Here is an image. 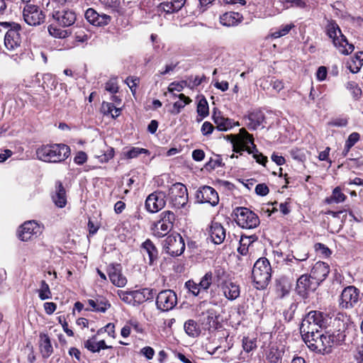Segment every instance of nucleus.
<instances>
[{
	"label": "nucleus",
	"instance_id": "43",
	"mask_svg": "<svg viewBox=\"0 0 363 363\" xmlns=\"http://www.w3.org/2000/svg\"><path fill=\"white\" fill-rule=\"evenodd\" d=\"M294 26L293 24H287V25L283 26L280 29L272 33V37H273L274 38H278L281 36L286 35V34H288L289 33V31Z\"/></svg>",
	"mask_w": 363,
	"mask_h": 363
},
{
	"label": "nucleus",
	"instance_id": "10",
	"mask_svg": "<svg viewBox=\"0 0 363 363\" xmlns=\"http://www.w3.org/2000/svg\"><path fill=\"white\" fill-rule=\"evenodd\" d=\"M23 17L25 22L31 26L43 24L45 20V14L39 6L27 4L23 9Z\"/></svg>",
	"mask_w": 363,
	"mask_h": 363
},
{
	"label": "nucleus",
	"instance_id": "37",
	"mask_svg": "<svg viewBox=\"0 0 363 363\" xmlns=\"http://www.w3.org/2000/svg\"><path fill=\"white\" fill-rule=\"evenodd\" d=\"M57 85V82L55 76L50 73L43 74L42 86L44 89H50L52 90L53 89H55Z\"/></svg>",
	"mask_w": 363,
	"mask_h": 363
},
{
	"label": "nucleus",
	"instance_id": "1",
	"mask_svg": "<svg viewBox=\"0 0 363 363\" xmlns=\"http://www.w3.org/2000/svg\"><path fill=\"white\" fill-rule=\"evenodd\" d=\"M55 23L48 27L50 35L56 38H66L71 35V32L62 29L73 26L77 21V12L69 8L53 9L50 13Z\"/></svg>",
	"mask_w": 363,
	"mask_h": 363
},
{
	"label": "nucleus",
	"instance_id": "4",
	"mask_svg": "<svg viewBox=\"0 0 363 363\" xmlns=\"http://www.w3.org/2000/svg\"><path fill=\"white\" fill-rule=\"evenodd\" d=\"M325 33L332 40L334 46L343 55L350 54L354 49L352 44H350L346 37L342 33L339 26L335 21H330L325 26Z\"/></svg>",
	"mask_w": 363,
	"mask_h": 363
},
{
	"label": "nucleus",
	"instance_id": "9",
	"mask_svg": "<svg viewBox=\"0 0 363 363\" xmlns=\"http://www.w3.org/2000/svg\"><path fill=\"white\" fill-rule=\"evenodd\" d=\"M235 221L242 228L253 229L259 225V218L253 211L245 207L236 208Z\"/></svg>",
	"mask_w": 363,
	"mask_h": 363
},
{
	"label": "nucleus",
	"instance_id": "25",
	"mask_svg": "<svg viewBox=\"0 0 363 363\" xmlns=\"http://www.w3.org/2000/svg\"><path fill=\"white\" fill-rule=\"evenodd\" d=\"M319 328H320L315 325L312 321L308 320L307 317L305 316L300 326V332L303 340L306 341L309 338L314 337L315 334L320 332Z\"/></svg>",
	"mask_w": 363,
	"mask_h": 363
},
{
	"label": "nucleus",
	"instance_id": "30",
	"mask_svg": "<svg viewBox=\"0 0 363 363\" xmlns=\"http://www.w3.org/2000/svg\"><path fill=\"white\" fill-rule=\"evenodd\" d=\"M111 99L112 102H103L101 110L104 113H111L113 111H122V108L119 106L122 101L121 99L118 96L113 95Z\"/></svg>",
	"mask_w": 363,
	"mask_h": 363
},
{
	"label": "nucleus",
	"instance_id": "40",
	"mask_svg": "<svg viewBox=\"0 0 363 363\" xmlns=\"http://www.w3.org/2000/svg\"><path fill=\"white\" fill-rule=\"evenodd\" d=\"M247 118L250 121L249 126L252 129L257 128L264 120V115H247Z\"/></svg>",
	"mask_w": 363,
	"mask_h": 363
},
{
	"label": "nucleus",
	"instance_id": "58",
	"mask_svg": "<svg viewBox=\"0 0 363 363\" xmlns=\"http://www.w3.org/2000/svg\"><path fill=\"white\" fill-rule=\"evenodd\" d=\"M208 166H210L212 169H215L216 167L224 166V163L222 162V159L220 155H216V158L211 159L210 161L207 164Z\"/></svg>",
	"mask_w": 363,
	"mask_h": 363
},
{
	"label": "nucleus",
	"instance_id": "18",
	"mask_svg": "<svg viewBox=\"0 0 363 363\" xmlns=\"http://www.w3.org/2000/svg\"><path fill=\"white\" fill-rule=\"evenodd\" d=\"M40 233V226L34 220L25 222L18 230V238L22 241L31 240L33 236H36Z\"/></svg>",
	"mask_w": 363,
	"mask_h": 363
},
{
	"label": "nucleus",
	"instance_id": "34",
	"mask_svg": "<svg viewBox=\"0 0 363 363\" xmlns=\"http://www.w3.org/2000/svg\"><path fill=\"white\" fill-rule=\"evenodd\" d=\"M227 274L224 269L220 267H216L213 273V281L218 286L220 287L226 282Z\"/></svg>",
	"mask_w": 363,
	"mask_h": 363
},
{
	"label": "nucleus",
	"instance_id": "62",
	"mask_svg": "<svg viewBox=\"0 0 363 363\" xmlns=\"http://www.w3.org/2000/svg\"><path fill=\"white\" fill-rule=\"evenodd\" d=\"M173 7H174V4H172L171 3V1L170 2H163L160 4L159 9L162 10L163 11H164L167 13H174Z\"/></svg>",
	"mask_w": 363,
	"mask_h": 363
},
{
	"label": "nucleus",
	"instance_id": "28",
	"mask_svg": "<svg viewBox=\"0 0 363 363\" xmlns=\"http://www.w3.org/2000/svg\"><path fill=\"white\" fill-rule=\"evenodd\" d=\"M213 119L216 125V128L220 131H227L235 125H239L238 122H234L233 120L225 118L223 115H212Z\"/></svg>",
	"mask_w": 363,
	"mask_h": 363
},
{
	"label": "nucleus",
	"instance_id": "15",
	"mask_svg": "<svg viewBox=\"0 0 363 363\" xmlns=\"http://www.w3.org/2000/svg\"><path fill=\"white\" fill-rule=\"evenodd\" d=\"M318 286V282L312 279L311 275L303 274L297 279L296 290L299 296L305 298L310 291H315Z\"/></svg>",
	"mask_w": 363,
	"mask_h": 363
},
{
	"label": "nucleus",
	"instance_id": "27",
	"mask_svg": "<svg viewBox=\"0 0 363 363\" xmlns=\"http://www.w3.org/2000/svg\"><path fill=\"white\" fill-rule=\"evenodd\" d=\"M242 20V16L238 12H226L220 17V23L227 27L235 26Z\"/></svg>",
	"mask_w": 363,
	"mask_h": 363
},
{
	"label": "nucleus",
	"instance_id": "55",
	"mask_svg": "<svg viewBox=\"0 0 363 363\" xmlns=\"http://www.w3.org/2000/svg\"><path fill=\"white\" fill-rule=\"evenodd\" d=\"M362 66V65L354 60V59H352L350 62L347 63V67L354 74L357 73L360 70Z\"/></svg>",
	"mask_w": 363,
	"mask_h": 363
},
{
	"label": "nucleus",
	"instance_id": "17",
	"mask_svg": "<svg viewBox=\"0 0 363 363\" xmlns=\"http://www.w3.org/2000/svg\"><path fill=\"white\" fill-rule=\"evenodd\" d=\"M165 194L162 191H155L150 194L145 201V208L150 213H156L164 207Z\"/></svg>",
	"mask_w": 363,
	"mask_h": 363
},
{
	"label": "nucleus",
	"instance_id": "38",
	"mask_svg": "<svg viewBox=\"0 0 363 363\" xmlns=\"http://www.w3.org/2000/svg\"><path fill=\"white\" fill-rule=\"evenodd\" d=\"M257 236L255 235H252L250 236L242 235L240 239V246L238 247V251L242 255H246L248 252V247H247V244L245 243V240H249V242H253L257 240Z\"/></svg>",
	"mask_w": 363,
	"mask_h": 363
},
{
	"label": "nucleus",
	"instance_id": "6",
	"mask_svg": "<svg viewBox=\"0 0 363 363\" xmlns=\"http://www.w3.org/2000/svg\"><path fill=\"white\" fill-rule=\"evenodd\" d=\"M1 28L6 30L4 36V45L9 50H13L20 46L21 26L15 22H0V31Z\"/></svg>",
	"mask_w": 363,
	"mask_h": 363
},
{
	"label": "nucleus",
	"instance_id": "47",
	"mask_svg": "<svg viewBox=\"0 0 363 363\" xmlns=\"http://www.w3.org/2000/svg\"><path fill=\"white\" fill-rule=\"evenodd\" d=\"M96 337L94 336L91 339L87 340L84 342V347L86 348L91 352H99V347H97V343L95 341Z\"/></svg>",
	"mask_w": 363,
	"mask_h": 363
},
{
	"label": "nucleus",
	"instance_id": "14",
	"mask_svg": "<svg viewBox=\"0 0 363 363\" xmlns=\"http://www.w3.org/2000/svg\"><path fill=\"white\" fill-rule=\"evenodd\" d=\"M359 291L354 286H349L343 289L340 298V306L342 308H350L357 303Z\"/></svg>",
	"mask_w": 363,
	"mask_h": 363
},
{
	"label": "nucleus",
	"instance_id": "32",
	"mask_svg": "<svg viewBox=\"0 0 363 363\" xmlns=\"http://www.w3.org/2000/svg\"><path fill=\"white\" fill-rule=\"evenodd\" d=\"M88 303L92 308V311L101 313H105L111 307L109 302L104 297H99L95 300L89 299Z\"/></svg>",
	"mask_w": 363,
	"mask_h": 363
},
{
	"label": "nucleus",
	"instance_id": "24",
	"mask_svg": "<svg viewBox=\"0 0 363 363\" xmlns=\"http://www.w3.org/2000/svg\"><path fill=\"white\" fill-rule=\"evenodd\" d=\"M306 316L308 320L312 321L320 329L326 328L331 320L328 314L318 311H310Z\"/></svg>",
	"mask_w": 363,
	"mask_h": 363
},
{
	"label": "nucleus",
	"instance_id": "5",
	"mask_svg": "<svg viewBox=\"0 0 363 363\" xmlns=\"http://www.w3.org/2000/svg\"><path fill=\"white\" fill-rule=\"evenodd\" d=\"M272 267L269 260L265 257L259 258L254 264L252 277L255 286L257 289H264L271 280Z\"/></svg>",
	"mask_w": 363,
	"mask_h": 363
},
{
	"label": "nucleus",
	"instance_id": "50",
	"mask_svg": "<svg viewBox=\"0 0 363 363\" xmlns=\"http://www.w3.org/2000/svg\"><path fill=\"white\" fill-rule=\"evenodd\" d=\"M315 247L316 251L325 257H328L331 255V250L324 244L317 243Z\"/></svg>",
	"mask_w": 363,
	"mask_h": 363
},
{
	"label": "nucleus",
	"instance_id": "3",
	"mask_svg": "<svg viewBox=\"0 0 363 363\" xmlns=\"http://www.w3.org/2000/svg\"><path fill=\"white\" fill-rule=\"evenodd\" d=\"M69 155V147L62 143L42 145L36 150L38 159L46 162H61L68 158Z\"/></svg>",
	"mask_w": 363,
	"mask_h": 363
},
{
	"label": "nucleus",
	"instance_id": "36",
	"mask_svg": "<svg viewBox=\"0 0 363 363\" xmlns=\"http://www.w3.org/2000/svg\"><path fill=\"white\" fill-rule=\"evenodd\" d=\"M184 328L186 334L191 337H197L200 334L199 327L194 320L186 321Z\"/></svg>",
	"mask_w": 363,
	"mask_h": 363
},
{
	"label": "nucleus",
	"instance_id": "21",
	"mask_svg": "<svg viewBox=\"0 0 363 363\" xmlns=\"http://www.w3.org/2000/svg\"><path fill=\"white\" fill-rule=\"evenodd\" d=\"M211 240L216 245L223 242L226 237V230L224 227L218 222H212L208 230Z\"/></svg>",
	"mask_w": 363,
	"mask_h": 363
},
{
	"label": "nucleus",
	"instance_id": "48",
	"mask_svg": "<svg viewBox=\"0 0 363 363\" xmlns=\"http://www.w3.org/2000/svg\"><path fill=\"white\" fill-rule=\"evenodd\" d=\"M106 91L116 94L118 91V86L116 79H111L105 84Z\"/></svg>",
	"mask_w": 363,
	"mask_h": 363
},
{
	"label": "nucleus",
	"instance_id": "60",
	"mask_svg": "<svg viewBox=\"0 0 363 363\" xmlns=\"http://www.w3.org/2000/svg\"><path fill=\"white\" fill-rule=\"evenodd\" d=\"M180 101H176L174 104L175 108H180L191 101V99L183 94H179Z\"/></svg>",
	"mask_w": 363,
	"mask_h": 363
},
{
	"label": "nucleus",
	"instance_id": "52",
	"mask_svg": "<svg viewBox=\"0 0 363 363\" xmlns=\"http://www.w3.org/2000/svg\"><path fill=\"white\" fill-rule=\"evenodd\" d=\"M140 354L146 357L147 359H152L155 355V350L152 347L146 346L142 348L140 351Z\"/></svg>",
	"mask_w": 363,
	"mask_h": 363
},
{
	"label": "nucleus",
	"instance_id": "39",
	"mask_svg": "<svg viewBox=\"0 0 363 363\" xmlns=\"http://www.w3.org/2000/svg\"><path fill=\"white\" fill-rule=\"evenodd\" d=\"M38 296L41 300L51 298V291L49 285L44 280L41 281L40 282V287L38 290Z\"/></svg>",
	"mask_w": 363,
	"mask_h": 363
},
{
	"label": "nucleus",
	"instance_id": "59",
	"mask_svg": "<svg viewBox=\"0 0 363 363\" xmlns=\"http://www.w3.org/2000/svg\"><path fill=\"white\" fill-rule=\"evenodd\" d=\"M269 189L265 184H259L255 187V192L257 195L264 196L268 194Z\"/></svg>",
	"mask_w": 363,
	"mask_h": 363
},
{
	"label": "nucleus",
	"instance_id": "8",
	"mask_svg": "<svg viewBox=\"0 0 363 363\" xmlns=\"http://www.w3.org/2000/svg\"><path fill=\"white\" fill-rule=\"evenodd\" d=\"M174 220L175 216L173 212L163 211L160 214V219L151 225L152 235L157 238L164 237L172 230Z\"/></svg>",
	"mask_w": 363,
	"mask_h": 363
},
{
	"label": "nucleus",
	"instance_id": "41",
	"mask_svg": "<svg viewBox=\"0 0 363 363\" xmlns=\"http://www.w3.org/2000/svg\"><path fill=\"white\" fill-rule=\"evenodd\" d=\"M213 282V273L211 272H208L201 278L199 284L201 290L206 291L209 289Z\"/></svg>",
	"mask_w": 363,
	"mask_h": 363
},
{
	"label": "nucleus",
	"instance_id": "11",
	"mask_svg": "<svg viewBox=\"0 0 363 363\" xmlns=\"http://www.w3.org/2000/svg\"><path fill=\"white\" fill-rule=\"evenodd\" d=\"M171 203L177 208H184L188 202V192L186 186L177 182L174 184L169 190Z\"/></svg>",
	"mask_w": 363,
	"mask_h": 363
},
{
	"label": "nucleus",
	"instance_id": "54",
	"mask_svg": "<svg viewBox=\"0 0 363 363\" xmlns=\"http://www.w3.org/2000/svg\"><path fill=\"white\" fill-rule=\"evenodd\" d=\"M359 134L358 133L354 132L349 135L347 140L345 142V144L347 145L348 147H352L356 143L359 141Z\"/></svg>",
	"mask_w": 363,
	"mask_h": 363
},
{
	"label": "nucleus",
	"instance_id": "46",
	"mask_svg": "<svg viewBox=\"0 0 363 363\" xmlns=\"http://www.w3.org/2000/svg\"><path fill=\"white\" fill-rule=\"evenodd\" d=\"M242 347L245 352H250L257 347L256 341L248 337H244L242 340Z\"/></svg>",
	"mask_w": 363,
	"mask_h": 363
},
{
	"label": "nucleus",
	"instance_id": "64",
	"mask_svg": "<svg viewBox=\"0 0 363 363\" xmlns=\"http://www.w3.org/2000/svg\"><path fill=\"white\" fill-rule=\"evenodd\" d=\"M213 125L209 122H204L201 127V132L204 135L211 134L213 130Z\"/></svg>",
	"mask_w": 363,
	"mask_h": 363
},
{
	"label": "nucleus",
	"instance_id": "35",
	"mask_svg": "<svg viewBox=\"0 0 363 363\" xmlns=\"http://www.w3.org/2000/svg\"><path fill=\"white\" fill-rule=\"evenodd\" d=\"M40 338L41 351L42 352L45 353L47 357H49L53 351L50 339L49 336L45 333H41L40 335Z\"/></svg>",
	"mask_w": 363,
	"mask_h": 363
},
{
	"label": "nucleus",
	"instance_id": "23",
	"mask_svg": "<svg viewBox=\"0 0 363 363\" xmlns=\"http://www.w3.org/2000/svg\"><path fill=\"white\" fill-rule=\"evenodd\" d=\"M308 258V253L303 254V257H296L294 255H288L284 259V265L292 274L301 272L303 269L302 262Z\"/></svg>",
	"mask_w": 363,
	"mask_h": 363
},
{
	"label": "nucleus",
	"instance_id": "22",
	"mask_svg": "<svg viewBox=\"0 0 363 363\" xmlns=\"http://www.w3.org/2000/svg\"><path fill=\"white\" fill-rule=\"evenodd\" d=\"M330 273L329 265L323 262H316L311 270V277L320 284Z\"/></svg>",
	"mask_w": 363,
	"mask_h": 363
},
{
	"label": "nucleus",
	"instance_id": "57",
	"mask_svg": "<svg viewBox=\"0 0 363 363\" xmlns=\"http://www.w3.org/2000/svg\"><path fill=\"white\" fill-rule=\"evenodd\" d=\"M138 78L133 77H128L125 80V84L129 86L133 93L135 92V88L138 83Z\"/></svg>",
	"mask_w": 363,
	"mask_h": 363
},
{
	"label": "nucleus",
	"instance_id": "20",
	"mask_svg": "<svg viewBox=\"0 0 363 363\" xmlns=\"http://www.w3.org/2000/svg\"><path fill=\"white\" fill-rule=\"evenodd\" d=\"M86 19L92 25L96 26H104L108 25L111 17L105 13H99L93 9H88L85 12Z\"/></svg>",
	"mask_w": 363,
	"mask_h": 363
},
{
	"label": "nucleus",
	"instance_id": "12",
	"mask_svg": "<svg viewBox=\"0 0 363 363\" xmlns=\"http://www.w3.org/2000/svg\"><path fill=\"white\" fill-rule=\"evenodd\" d=\"M165 252L172 257L181 255L185 250L184 240L179 233H172L164 241Z\"/></svg>",
	"mask_w": 363,
	"mask_h": 363
},
{
	"label": "nucleus",
	"instance_id": "19",
	"mask_svg": "<svg viewBox=\"0 0 363 363\" xmlns=\"http://www.w3.org/2000/svg\"><path fill=\"white\" fill-rule=\"evenodd\" d=\"M108 274L111 283L118 286L123 287L127 284V279L121 273V266L119 264H111L107 269Z\"/></svg>",
	"mask_w": 363,
	"mask_h": 363
},
{
	"label": "nucleus",
	"instance_id": "2",
	"mask_svg": "<svg viewBox=\"0 0 363 363\" xmlns=\"http://www.w3.org/2000/svg\"><path fill=\"white\" fill-rule=\"evenodd\" d=\"M229 137L232 138L231 143L234 152L247 151L249 154H252L254 159L259 164L264 166L267 162V157L256 148L252 135H250L244 128L240 129V135H230Z\"/></svg>",
	"mask_w": 363,
	"mask_h": 363
},
{
	"label": "nucleus",
	"instance_id": "49",
	"mask_svg": "<svg viewBox=\"0 0 363 363\" xmlns=\"http://www.w3.org/2000/svg\"><path fill=\"white\" fill-rule=\"evenodd\" d=\"M348 121L346 118H337L333 119L328 123L329 126L335 127H345L347 125Z\"/></svg>",
	"mask_w": 363,
	"mask_h": 363
},
{
	"label": "nucleus",
	"instance_id": "16",
	"mask_svg": "<svg viewBox=\"0 0 363 363\" xmlns=\"http://www.w3.org/2000/svg\"><path fill=\"white\" fill-rule=\"evenodd\" d=\"M196 197L200 203H208L215 206L218 203L219 197L217 191L209 186H203L196 191Z\"/></svg>",
	"mask_w": 363,
	"mask_h": 363
},
{
	"label": "nucleus",
	"instance_id": "45",
	"mask_svg": "<svg viewBox=\"0 0 363 363\" xmlns=\"http://www.w3.org/2000/svg\"><path fill=\"white\" fill-rule=\"evenodd\" d=\"M185 286L194 296L199 295L201 291L199 284H196L191 280L186 281Z\"/></svg>",
	"mask_w": 363,
	"mask_h": 363
},
{
	"label": "nucleus",
	"instance_id": "51",
	"mask_svg": "<svg viewBox=\"0 0 363 363\" xmlns=\"http://www.w3.org/2000/svg\"><path fill=\"white\" fill-rule=\"evenodd\" d=\"M347 88L352 91L355 97H359L362 95V90L354 82H349L347 84Z\"/></svg>",
	"mask_w": 363,
	"mask_h": 363
},
{
	"label": "nucleus",
	"instance_id": "63",
	"mask_svg": "<svg viewBox=\"0 0 363 363\" xmlns=\"http://www.w3.org/2000/svg\"><path fill=\"white\" fill-rule=\"evenodd\" d=\"M205 157V153L202 150L196 149L192 152V158L197 162L202 161Z\"/></svg>",
	"mask_w": 363,
	"mask_h": 363
},
{
	"label": "nucleus",
	"instance_id": "42",
	"mask_svg": "<svg viewBox=\"0 0 363 363\" xmlns=\"http://www.w3.org/2000/svg\"><path fill=\"white\" fill-rule=\"evenodd\" d=\"M143 153L149 154V151L144 148L133 147L125 153V156L128 159H133Z\"/></svg>",
	"mask_w": 363,
	"mask_h": 363
},
{
	"label": "nucleus",
	"instance_id": "29",
	"mask_svg": "<svg viewBox=\"0 0 363 363\" xmlns=\"http://www.w3.org/2000/svg\"><path fill=\"white\" fill-rule=\"evenodd\" d=\"M55 193L52 195V201L60 208H63L67 203L66 191L60 182H57Z\"/></svg>",
	"mask_w": 363,
	"mask_h": 363
},
{
	"label": "nucleus",
	"instance_id": "53",
	"mask_svg": "<svg viewBox=\"0 0 363 363\" xmlns=\"http://www.w3.org/2000/svg\"><path fill=\"white\" fill-rule=\"evenodd\" d=\"M120 298L127 303H130L132 301V291H125L122 290H118L117 292Z\"/></svg>",
	"mask_w": 363,
	"mask_h": 363
},
{
	"label": "nucleus",
	"instance_id": "56",
	"mask_svg": "<svg viewBox=\"0 0 363 363\" xmlns=\"http://www.w3.org/2000/svg\"><path fill=\"white\" fill-rule=\"evenodd\" d=\"M279 358L280 356L279 354L277 352V350H274V348H272L267 354V359L271 363H278V362L279 361Z\"/></svg>",
	"mask_w": 363,
	"mask_h": 363
},
{
	"label": "nucleus",
	"instance_id": "61",
	"mask_svg": "<svg viewBox=\"0 0 363 363\" xmlns=\"http://www.w3.org/2000/svg\"><path fill=\"white\" fill-rule=\"evenodd\" d=\"M87 160V155L83 151H79L77 152V155L74 158V161L77 164H83Z\"/></svg>",
	"mask_w": 363,
	"mask_h": 363
},
{
	"label": "nucleus",
	"instance_id": "31",
	"mask_svg": "<svg viewBox=\"0 0 363 363\" xmlns=\"http://www.w3.org/2000/svg\"><path fill=\"white\" fill-rule=\"evenodd\" d=\"M220 287L229 300H235L240 296V287L233 282L228 281Z\"/></svg>",
	"mask_w": 363,
	"mask_h": 363
},
{
	"label": "nucleus",
	"instance_id": "13",
	"mask_svg": "<svg viewBox=\"0 0 363 363\" xmlns=\"http://www.w3.org/2000/svg\"><path fill=\"white\" fill-rule=\"evenodd\" d=\"M177 298L176 294L170 289L160 291L156 298V305L158 309L168 311L177 305Z\"/></svg>",
	"mask_w": 363,
	"mask_h": 363
},
{
	"label": "nucleus",
	"instance_id": "33",
	"mask_svg": "<svg viewBox=\"0 0 363 363\" xmlns=\"http://www.w3.org/2000/svg\"><path fill=\"white\" fill-rule=\"evenodd\" d=\"M347 196L342 192L339 186L335 187L331 196L326 197L325 203L327 204H337L345 201Z\"/></svg>",
	"mask_w": 363,
	"mask_h": 363
},
{
	"label": "nucleus",
	"instance_id": "7",
	"mask_svg": "<svg viewBox=\"0 0 363 363\" xmlns=\"http://www.w3.org/2000/svg\"><path fill=\"white\" fill-rule=\"evenodd\" d=\"M335 336L329 334L328 332H322L315 334L314 337L304 341L308 348L312 351L325 353L328 352L334 342Z\"/></svg>",
	"mask_w": 363,
	"mask_h": 363
},
{
	"label": "nucleus",
	"instance_id": "26",
	"mask_svg": "<svg viewBox=\"0 0 363 363\" xmlns=\"http://www.w3.org/2000/svg\"><path fill=\"white\" fill-rule=\"evenodd\" d=\"M141 248L148 255L149 265L152 266L159 257L157 248L150 239H147L142 243Z\"/></svg>",
	"mask_w": 363,
	"mask_h": 363
},
{
	"label": "nucleus",
	"instance_id": "44",
	"mask_svg": "<svg viewBox=\"0 0 363 363\" xmlns=\"http://www.w3.org/2000/svg\"><path fill=\"white\" fill-rule=\"evenodd\" d=\"M197 113H209L208 104L206 99L204 97H202L199 99L197 104Z\"/></svg>",
	"mask_w": 363,
	"mask_h": 363
}]
</instances>
